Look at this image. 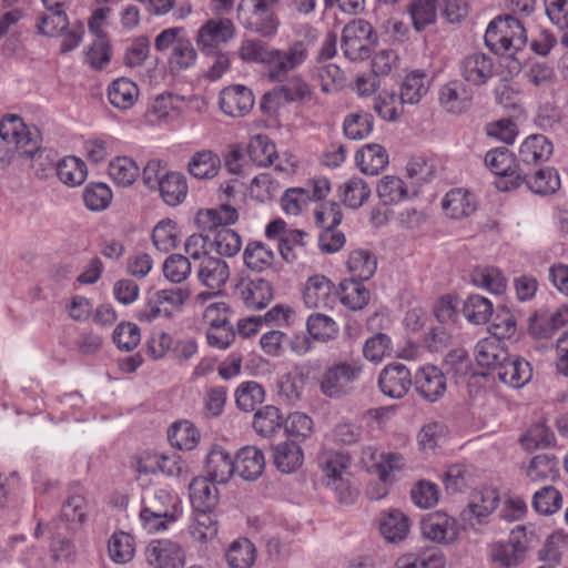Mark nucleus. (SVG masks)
Listing matches in <instances>:
<instances>
[{"label": "nucleus", "instance_id": "37998d69", "mask_svg": "<svg viewBox=\"0 0 568 568\" xmlns=\"http://www.w3.org/2000/svg\"><path fill=\"white\" fill-rule=\"evenodd\" d=\"M55 171L59 180L68 186L82 184L87 179V165L77 156H65L58 161Z\"/></svg>", "mask_w": 568, "mask_h": 568}, {"label": "nucleus", "instance_id": "4be33fe9", "mask_svg": "<svg viewBox=\"0 0 568 568\" xmlns=\"http://www.w3.org/2000/svg\"><path fill=\"white\" fill-rule=\"evenodd\" d=\"M485 163L494 174L499 176L496 181L497 189L499 183L507 184L517 175V162L507 148H497L487 152Z\"/></svg>", "mask_w": 568, "mask_h": 568}, {"label": "nucleus", "instance_id": "393cba45", "mask_svg": "<svg viewBox=\"0 0 568 568\" xmlns=\"http://www.w3.org/2000/svg\"><path fill=\"white\" fill-rule=\"evenodd\" d=\"M197 277L207 288L220 290L230 277L229 265L219 257L204 256L197 270Z\"/></svg>", "mask_w": 568, "mask_h": 568}, {"label": "nucleus", "instance_id": "052dcab7", "mask_svg": "<svg viewBox=\"0 0 568 568\" xmlns=\"http://www.w3.org/2000/svg\"><path fill=\"white\" fill-rule=\"evenodd\" d=\"M558 459L554 455L540 454L531 459L527 476L532 481L554 480L558 476Z\"/></svg>", "mask_w": 568, "mask_h": 568}, {"label": "nucleus", "instance_id": "680f3d73", "mask_svg": "<svg viewBox=\"0 0 568 568\" xmlns=\"http://www.w3.org/2000/svg\"><path fill=\"white\" fill-rule=\"evenodd\" d=\"M109 556L115 564H126L134 555V540L131 535L114 532L108 544Z\"/></svg>", "mask_w": 568, "mask_h": 568}, {"label": "nucleus", "instance_id": "2eb2a0df", "mask_svg": "<svg viewBox=\"0 0 568 568\" xmlns=\"http://www.w3.org/2000/svg\"><path fill=\"white\" fill-rule=\"evenodd\" d=\"M463 79L475 87L486 84L495 74L493 59L481 52H474L464 57L459 62Z\"/></svg>", "mask_w": 568, "mask_h": 568}, {"label": "nucleus", "instance_id": "6e6552de", "mask_svg": "<svg viewBox=\"0 0 568 568\" xmlns=\"http://www.w3.org/2000/svg\"><path fill=\"white\" fill-rule=\"evenodd\" d=\"M0 138L8 143L13 142L21 158L29 159L40 150L41 131L36 125L24 124L22 118L9 114L0 121Z\"/></svg>", "mask_w": 568, "mask_h": 568}, {"label": "nucleus", "instance_id": "58836bf2", "mask_svg": "<svg viewBox=\"0 0 568 568\" xmlns=\"http://www.w3.org/2000/svg\"><path fill=\"white\" fill-rule=\"evenodd\" d=\"M108 173L116 185L123 187L132 185L141 174L139 165L129 156H116L111 160Z\"/></svg>", "mask_w": 568, "mask_h": 568}, {"label": "nucleus", "instance_id": "2f4dec72", "mask_svg": "<svg viewBox=\"0 0 568 568\" xmlns=\"http://www.w3.org/2000/svg\"><path fill=\"white\" fill-rule=\"evenodd\" d=\"M402 456L395 453L382 455V460L376 464L379 483L371 485L366 495L372 500H379L387 496V484L390 481V473L399 467Z\"/></svg>", "mask_w": 568, "mask_h": 568}, {"label": "nucleus", "instance_id": "cd10ccee", "mask_svg": "<svg viewBox=\"0 0 568 568\" xmlns=\"http://www.w3.org/2000/svg\"><path fill=\"white\" fill-rule=\"evenodd\" d=\"M355 161L361 171L367 175H377L388 165L387 150L376 143L364 145L356 152Z\"/></svg>", "mask_w": 568, "mask_h": 568}, {"label": "nucleus", "instance_id": "13d9d810", "mask_svg": "<svg viewBox=\"0 0 568 568\" xmlns=\"http://www.w3.org/2000/svg\"><path fill=\"white\" fill-rule=\"evenodd\" d=\"M217 531V520L213 510L194 511V523L190 526V534L195 540L200 542L212 540Z\"/></svg>", "mask_w": 568, "mask_h": 568}, {"label": "nucleus", "instance_id": "49530a36", "mask_svg": "<svg viewBox=\"0 0 568 568\" xmlns=\"http://www.w3.org/2000/svg\"><path fill=\"white\" fill-rule=\"evenodd\" d=\"M243 261L247 268L260 273L273 264L274 252L264 243L253 241L244 248Z\"/></svg>", "mask_w": 568, "mask_h": 568}, {"label": "nucleus", "instance_id": "bf43d9fd", "mask_svg": "<svg viewBox=\"0 0 568 568\" xmlns=\"http://www.w3.org/2000/svg\"><path fill=\"white\" fill-rule=\"evenodd\" d=\"M197 53L191 40L184 37L176 43L169 58V67L172 73L190 69L195 64Z\"/></svg>", "mask_w": 568, "mask_h": 568}, {"label": "nucleus", "instance_id": "473e14b6", "mask_svg": "<svg viewBox=\"0 0 568 568\" xmlns=\"http://www.w3.org/2000/svg\"><path fill=\"white\" fill-rule=\"evenodd\" d=\"M304 460V454L295 442H283L273 447V462L276 468L290 474L300 468Z\"/></svg>", "mask_w": 568, "mask_h": 568}, {"label": "nucleus", "instance_id": "774afa93", "mask_svg": "<svg viewBox=\"0 0 568 568\" xmlns=\"http://www.w3.org/2000/svg\"><path fill=\"white\" fill-rule=\"evenodd\" d=\"M162 271L168 281L181 284L191 274V262L182 254H171L165 258Z\"/></svg>", "mask_w": 568, "mask_h": 568}, {"label": "nucleus", "instance_id": "c03bdc74", "mask_svg": "<svg viewBox=\"0 0 568 568\" xmlns=\"http://www.w3.org/2000/svg\"><path fill=\"white\" fill-rule=\"evenodd\" d=\"M462 312L469 323L483 325L491 318L494 307L487 297L471 294L464 302Z\"/></svg>", "mask_w": 568, "mask_h": 568}, {"label": "nucleus", "instance_id": "69168bd1", "mask_svg": "<svg viewBox=\"0 0 568 568\" xmlns=\"http://www.w3.org/2000/svg\"><path fill=\"white\" fill-rule=\"evenodd\" d=\"M404 103L396 93L384 92L374 99V111L386 121H397L403 114Z\"/></svg>", "mask_w": 568, "mask_h": 568}, {"label": "nucleus", "instance_id": "20e7f679", "mask_svg": "<svg viewBox=\"0 0 568 568\" xmlns=\"http://www.w3.org/2000/svg\"><path fill=\"white\" fill-rule=\"evenodd\" d=\"M485 44L496 54L515 59L527 42L523 23L513 14L498 16L487 27Z\"/></svg>", "mask_w": 568, "mask_h": 568}, {"label": "nucleus", "instance_id": "1a4fd4ad", "mask_svg": "<svg viewBox=\"0 0 568 568\" xmlns=\"http://www.w3.org/2000/svg\"><path fill=\"white\" fill-rule=\"evenodd\" d=\"M374 29L365 20L356 19L347 23L342 31L341 49L351 61H359L371 55L369 40Z\"/></svg>", "mask_w": 568, "mask_h": 568}, {"label": "nucleus", "instance_id": "e2e57ef3", "mask_svg": "<svg viewBox=\"0 0 568 568\" xmlns=\"http://www.w3.org/2000/svg\"><path fill=\"white\" fill-rule=\"evenodd\" d=\"M424 79L425 72L423 70H413L406 74L402 84L398 98L405 104H416L424 95Z\"/></svg>", "mask_w": 568, "mask_h": 568}, {"label": "nucleus", "instance_id": "c756f323", "mask_svg": "<svg viewBox=\"0 0 568 568\" xmlns=\"http://www.w3.org/2000/svg\"><path fill=\"white\" fill-rule=\"evenodd\" d=\"M526 184L527 187L537 194H552L560 187V179L552 168H532V174L518 181V187Z\"/></svg>", "mask_w": 568, "mask_h": 568}, {"label": "nucleus", "instance_id": "6ab92c4d", "mask_svg": "<svg viewBox=\"0 0 568 568\" xmlns=\"http://www.w3.org/2000/svg\"><path fill=\"white\" fill-rule=\"evenodd\" d=\"M207 477L216 484H226L235 473V459L221 446H213L205 459Z\"/></svg>", "mask_w": 568, "mask_h": 568}, {"label": "nucleus", "instance_id": "423d86ee", "mask_svg": "<svg viewBox=\"0 0 568 568\" xmlns=\"http://www.w3.org/2000/svg\"><path fill=\"white\" fill-rule=\"evenodd\" d=\"M552 154V144L541 134L528 136L520 145L517 160V175L511 182L498 184L503 192L513 191L518 187V181L532 174V168L540 166L547 162Z\"/></svg>", "mask_w": 568, "mask_h": 568}, {"label": "nucleus", "instance_id": "f03ea898", "mask_svg": "<svg viewBox=\"0 0 568 568\" xmlns=\"http://www.w3.org/2000/svg\"><path fill=\"white\" fill-rule=\"evenodd\" d=\"M239 220L237 211L227 204L200 210L195 221L200 229L211 233L216 252L226 257L235 256L242 247L240 234L230 226Z\"/></svg>", "mask_w": 568, "mask_h": 568}, {"label": "nucleus", "instance_id": "bb28decb", "mask_svg": "<svg viewBox=\"0 0 568 568\" xmlns=\"http://www.w3.org/2000/svg\"><path fill=\"white\" fill-rule=\"evenodd\" d=\"M442 207L445 214L454 220L468 217L477 209L475 196L462 189L449 191L442 201Z\"/></svg>", "mask_w": 568, "mask_h": 568}, {"label": "nucleus", "instance_id": "9d476101", "mask_svg": "<svg viewBox=\"0 0 568 568\" xmlns=\"http://www.w3.org/2000/svg\"><path fill=\"white\" fill-rule=\"evenodd\" d=\"M527 549L526 528L519 525L510 531L507 541H498L490 546V557L494 562L513 568L525 560Z\"/></svg>", "mask_w": 568, "mask_h": 568}, {"label": "nucleus", "instance_id": "a878e982", "mask_svg": "<svg viewBox=\"0 0 568 568\" xmlns=\"http://www.w3.org/2000/svg\"><path fill=\"white\" fill-rule=\"evenodd\" d=\"M499 494L496 488L485 487L475 490L470 496V501L467 509L463 510L462 517L464 520L475 516L481 519L490 515L499 505Z\"/></svg>", "mask_w": 568, "mask_h": 568}, {"label": "nucleus", "instance_id": "09e8293b", "mask_svg": "<svg viewBox=\"0 0 568 568\" xmlns=\"http://www.w3.org/2000/svg\"><path fill=\"white\" fill-rule=\"evenodd\" d=\"M48 532L51 535L50 556L53 561H73L75 558V545L67 536L58 532V523L51 521L47 526Z\"/></svg>", "mask_w": 568, "mask_h": 568}, {"label": "nucleus", "instance_id": "7ed1b4c3", "mask_svg": "<svg viewBox=\"0 0 568 568\" xmlns=\"http://www.w3.org/2000/svg\"><path fill=\"white\" fill-rule=\"evenodd\" d=\"M178 496L164 488L146 489L142 498L140 519L149 532L168 529L179 518Z\"/></svg>", "mask_w": 568, "mask_h": 568}, {"label": "nucleus", "instance_id": "a18cd8bd", "mask_svg": "<svg viewBox=\"0 0 568 568\" xmlns=\"http://www.w3.org/2000/svg\"><path fill=\"white\" fill-rule=\"evenodd\" d=\"M256 559V548L247 538L234 540L226 552L231 568H251Z\"/></svg>", "mask_w": 568, "mask_h": 568}, {"label": "nucleus", "instance_id": "412c9836", "mask_svg": "<svg viewBox=\"0 0 568 568\" xmlns=\"http://www.w3.org/2000/svg\"><path fill=\"white\" fill-rule=\"evenodd\" d=\"M334 284L324 275L311 276L303 292V300L311 308L327 307L333 302Z\"/></svg>", "mask_w": 568, "mask_h": 568}, {"label": "nucleus", "instance_id": "5701e85b", "mask_svg": "<svg viewBox=\"0 0 568 568\" xmlns=\"http://www.w3.org/2000/svg\"><path fill=\"white\" fill-rule=\"evenodd\" d=\"M244 27L263 38H273L277 33L280 20L273 9L254 2L253 10L246 18Z\"/></svg>", "mask_w": 568, "mask_h": 568}, {"label": "nucleus", "instance_id": "dca6fc26", "mask_svg": "<svg viewBox=\"0 0 568 568\" xmlns=\"http://www.w3.org/2000/svg\"><path fill=\"white\" fill-rule=\"evenodd\" d=\"M236 292L248 310H262L274 297L273 286L268 281L261 277L242 281Z\"/></svg>", "mask_w": 568, "mask_h": 568}, {"label": "nucleus", "instance_id": "aec40b11", "mask_svg": "<svg viewBox=\"0 0 568 568\" xmlns=\"http://www.w3.org/2000/svg\"><path fill=\"white\" fill-rule=\"evenodd\" d=\"M209 477H195L189 485L193 511L213 510L219 501V490Z\"/></svg>", "mask_w": 568, "mask_h": 568}, {"label": "nucleus", "instance_id": "338daca9", "mask_svg": "<svg viewBox=\"0 0 568 568\" xmlns=\"http://www.w3.org/2000/svg\"><path fill=\"white\" fill-rule=\"evenodd\" d=\"M38 33L47 37H58L69 27V18L65 11H47L37 21Z\"/></svg>", "mask_w": 568, "mask_h": 568}, {"label": "nucleus", "instance_id": "39448f33", "mask_svg": "<svg viewBox=\"0 0 568 568\" xmlns=\"http://www.w3.org/2000/svg\"><path fill=\"white\" fill-rule=\"evenodd\" d=\"M352 458L347 453L333 452L320 458L318 466L323 473L324 485L334 491L339 504L352 505L358 491L351 483L349 467Z\"/></svg>", "mask_w": 568, "mask_h": 568}, {"label": "nucleus", "instance_id": "ddd939ff", "mask_svg": "<svg viewBox=\"0 0 568 568\" xmlns=\"http://www.w3.org/2000/svg\"><path fill=\"white\" fill-rule=\"evenodd\" d=\"M145 557L153 568H182L184 565L181 546L170 539L151 541L146 547Z\"/></svg>", "mask_w": 568, "mask_h": 568}, {"label": "nucleus", "instance_id": "7c9ffc66", "mask_svg": "<svg viewBox=\"0 0 568 568\" xmlns=\"http://www.w3.org/2000/svg\"><path fill=\"white\" fill-rule=\"evenodd\" d=\"M159 191L163 201L170 206L181 204L187 194L186 179L179 172H166L159 180Z\"/></svg>", "mask_w": 568, "mask_h": 568}, {"label": "nucleus", "instance_id": "4468645a", "mask_svg": "<svg viewBox=\"0 0 568 568\" xmlns=\"http://www.w3.org/2000/svg\"><path fill=\"white\" fill-rule=\"evenodd\" d=\"M410 386V372L404 364H388L379 373L378 387L384 395L390 398L404 397Z\"/></svg>", "mask_w": 568, "mask_h": 568}, {"label": "nucleus", "instance_id": "72a5a7b5", "mask_svg": "<svg viewBox=\"0 0 568 568\" xmlns=\"http://www.w3.org/2000/svg\"><path fill=\"white\" fill-rule=\"evenodd\" d=\"M347 270L352 280L368 281L376 272L377 258L368 250H354L347 260Z\"/></svg>", "mask_w": 568, "mask_h": 568}, {"label": "nucleus", "instance_id": "6e6d98bb", "mask_svg": "<svg viewBox=\"0 0 568 568\" xmlns=\"http://www.w3.org/2000/svg\"><path fill=\"white\" fill-rule=\"evenodd\" d=\"M82 197L88 210L100 212L109 207L113 194L106 183L91 182L84 187Z\"/></svg>", "mask_w": 568, "mask_h": 568}, {"label": "nucleus", "instance_id": "f704fd0d", "mask_svg": "<svg viewBox=\"0 0 568 568\" xmlns=\"http://www.w3.org/2000/svg\"><path fill=\"white\" fill-rule=\"evenodd\" d=\"M408 530V517L399 510L395 509L385 513L379 520V531L389 542L404 540Z\"/></svg>", "mask_w": 568, "mask_h": 568}, {"label": "nucleus", "instance_id": "9b49d317", "mask_svg": "<svg viewBox=\"0 0 568 568\" xmlns=\"http://www.w3.org/2000/svg\"><path fill=\"white\" fill-rule=\"evenodd\" d=\"M234 32L235 28L230 19H211L200 28L196 42L203 53H215V51H220V44L226 43L233 38Z\"/></svg>", "mask_w": 568, "mask_h": 568}, {"label": "nucleus", "instance_id": "4c0bfd02", "mask_svg": "<svg viewBox=\"0 0 568 568\" xmlns=\"http://www.w3.org/2000/svg\"><path fill=\"white\" fill-rule=\"evenodd\" d=\"M220 168L221 160L219 155L210 150L197 151L187 164L190 174L199 180L214 178Z\"/></svg>", "mask_w": 568, "mask_h": 568}, {"label": "nucleus", "instance_id": "79ce46f5", "mask_svg": "<svg viewBox=\"0 0 568 568\" xmlns=\"http://www.w3.org/2000/svg\"><path fill=\"white\" fill-rule=\"evenodd\" d=\"M283 416L276 406H263L254 414L253 428L263 437H271L283 426Z\"/></svg>", "mask_w": 568, "mask_h": 568}, {"label": "nucleus", "instance_id": "a19ab883", "mask_svg": "<svg viewBox=\"0 0 568 568\" xmlns=\"http://www.w3.org/2000/svg\"><path fill=\"white\" fill-rule=\"evenodd\" d=\"M168 439L181 450L193 449L200 439V433L189 420L175 422L168 429Z\"/></svg>", "mask_w": 568, "mask_h": 568}, {"label": "nucleus", "instance_id": "0eeeda50", "mask_svg": "<svg viewBox=\"0 0 568 568\" xmlns=\"http://www.w3.org/2000/svg\"><path fill=\"white\" fill-rule=\"evenodd\" d=\"M363 373L359 362H338L328 366L321 376L320 389L326 397L341 399L352 394Z\"/></svg>", "mask_w": 568, "mask_h": 568}, {"label": "nucleus", "instance_id": "f8f14e48", "mask_svg": "<svg viewBox=\"0 0 568 568\" xmlns=\"http://www.w3.org/2000/svg\"><path fill=\"white\" fill-rule=\"evenodd\" d=\"M255 103L251 89L242 84L224 88L220 93L219 104L221 111L232 118L245 116Z\"/></svg>", "mask_w": 568, "mask_h": 568}, {"label": "nucleus", "instance_id": "864d4df0", "mask_svg": "<svg viewBox=\"0 0 568 568\" xmlns=\"http://www.w3.org/2000/svg\"><path fill=\"white\" fill-rule=\"evenodd\" d=\"M371 189L359 178H352L339 186V197L349 209L361 207L369 197Z\"/></svg>", "mask_w": 568, "mask_h": 568}, {"label": "nucleus", "instance_id": "e433bc0d", "mask_svg": "<svg viewBox=\"0 0 568 568\" xmlns=\"http://www.w3.org/2000/svg\"><path fill=\"white\" fill-rule=\"evenodd\" d=\"M277 87L283 100L287 103H307L313 99L311 85L301 74L287 75V79Z\"/></svg>", "mask_w": 568, "mask_h": 568}, {"label": "nucleus", "instance_id": "b1692460", "mask_svg": "<svg viewBox=\"0 0 568 568\" xmlns=\"http://www.w3.org/2000/svg\"><path fill=\"white\" fill-rule=\"evenodd\" d=\"M265 468L263 452L255 446L241 448L235 458V471L245 480L257 479Z\"/></svg>", "mask_w": 568, "mask_h": 568}, {"label": "nucleus", "instance_id": "5fc2aeb1", "mask_svg": "<svg viewBox=\"0 0 568 568\" xmlns=\"http://www.w3.org/2000/svg\"><path fill=\"white\" fill-rule=\"evenodd\" d=\"M378 197L384 204H395L403 200H409L408 189L402 179L394 175L384 176L376 186ZM412 197H414L412 195Z\"/></svg>", "mask_w": 568, "mask_h": 568}, {"label": "nucleus", "instance_id": "f257e3e1", "mask_svg": "<svg viewBox=\"0 0 568 568\" xmlns=\"http://www.w3.org/2000/svg\"><path fill=\"white\" fill-rule=\"evenodd\" d=\"M305 40L292 42L286 49L272 48L258 39H244L239 48L240 58L247 63L263 64L270 82H283L287 74L302 67L310 55V47L317 41V31L307 28Z\"/></svg>", "mask_w": 568, "mask_h": 568}, {"label": "nucleus", "instance_id": "ea45409f", "mask_svg": "<svg viewBox=\"0 0 568 568\" xmlns=\"http://www.w3.org/2000/svg\"><path fill=\"white\" fill-rule=\"evenodd\" d=\"M363 281L347 280L341 283L339 301L352 311L363 310L369 302V291L362 284Z\"/></svg>", "mask_w": 568, "mask_h": 568}, {"label": "nucleus", "instance_id": "3c124183", "mask_svg": "<svg viewBox=\"0 0 568 568\" xmlns=\"http://www.w3.org/2000/svg\"><path fill=\"white\" fill-rule=\"evenodd\" d=\"M374 126V118L371 113L359 111L345 116L343 122V131L349 140H363L367 138Z\"/></svg>", "mask_w": 568, "mask_h": 568}, {"label": "nucleus", "instance_id": "4d7b16f0", "mask_svg": "<svg viewBox=\"0 0 568 568\" xmlns=\"http://www.w3.org/2000/svg\"><path fill=\"white\" fill-rule=\"evenodd\" d=\"M306 329L310 336L318 342H328L334 339L338 333L335 321L324 314H311L306 321Z\"/></svg>", "mask_w": 568, "mask_h": 568}, {"label": "nucleus", "instance_id": "a211bd4d", "mask_svg": "<svg viewBox=\"0 0 568 568\" xmlns=\"http://www.w3.org/2000/svg\"><path fill=\"white\" fill-rule=\"evenodd\" d=\"M440 105L449 113L466 112L473 100V92L459 80H452L439 90Z\"/></svg>", "mask_w": 568, "mask_h": 568}, {"label": "nucleus", "instance_id": "de8ad7c7", "mask_svg": "<svg viewBox=\"0 0 568 568\" xmlns=\"http://www.w3.org/2000/svg\"><path fill=\"white\" fill-rule=\"evenodd\" d=\"M265 399L264 387L255 382L247 381L241 383L235 390V403L239 409L243 412H253L257 405Z\"/></svg>", "mask_w": 568, "mask_h": 568}, {"label": "nucleus", "instance_id": "c9c22d12", "mask_svg": "<svg viewBox=\"0 0 568 568\" xmlns=\"http://www.w3.org/2000/svg\"><path fill=\"white\" fill-rule=\"evenodd\" d=\"M457 538L456 521L444 513L428 514V540L448 544Z\"/></svg>", "mask_w": 568, "mask_h": 568}, {"label": "nucleus", "instance_id": "f3484780", "mask_svg": "<svg viewBox=\"0 0 568 568\" xmlns=\"http://www.w3.org/2000/svg\"><path fill=\"white\" fill-rule=\"evenodd\" d=\"M497 378L513 388H521L532 377V367L528 361L517 355H507L500 364Z\"/></svg>", "mask_w": 568, "mask_h": 568}, {"label": "nucleus", "instance_id": "8fccbe9b", "mask_svg": "<svg viewBox=\"0 0 568 568\" xmlns=\"http://www.w3.org/2000/svg\"><path fill=\"white\" fill-rule=\"evenodd\" d=\"M474 285L485 288L494 294H501L507 287V280L497 267H477L471 272Z\"/></svg>", "mask_w": 568, "mask_h": 568}, {"label": "nucleus", "instance_id": "0e129e2a", "mask_svg": "<svg viewBox=\"0 0 568 568\" xmlns=\"http://www.w3.org/2000/svg\"><path fill=\"white\" fill-rule=\"evenodd\" d=\"M88 515V504L83 495L71 491L61 507V518L70 524H83Z\"/></svg>", "mask_w": 568, "mask_h": 568}, {"label": "nucleus", "instance_id": "603ef678", "mask_svg": "<svg viewBox=\"0 0 568 568\" xmlns=\"http://www.w3.org/2000/svg\"><path fill=\"white\" fill-rule=\"evenodd\" d=\"M508 353L500 348L498 344L489 339H481L475 346L476 362L481 367L496 371L498 373L499 366L507 358Z\"/></svg>", "mask_w": 568, "mask_h": 568}, {"label": "nucleus", "instance_id": "c85d7f7f", "mask_svg": "<svg viewBox=\"0 0 568 568\" xmlns=\"http://www.w3.org/2000/svg\"><path fill=\"white\" fill-rule=\"evenodd\" d=\"M139 88L128 78L113 80L108 88L110 103L122 111L131 109L138 101Z\"/></svg>", "mask_w": 568, "mask_h": 568}]
</instances>
